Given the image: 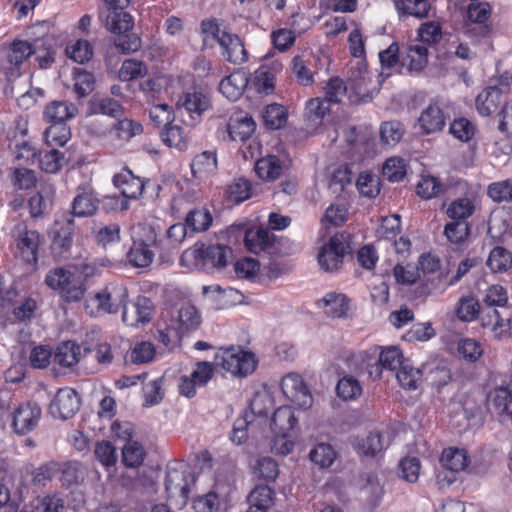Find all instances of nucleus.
<instances>
[{
    "instance_id": "47",
    "label": "nucleus",
    "mask_w": 512,
    "mask_h": 512,
    "mask_svg": "<svg viewBox=\"0 0 512 512\" xmlns=\"http://www.w3.org/2000/svg\"><path fill=\"white\" fill-rule=\"evenodd\" d=\"M45 130L44 138L46 143L53 146H64L71 138V130L65 123H50Z\"/></svg>"
},
{
    "instance_id": "9",
    "label": "nucleus",
    "mask_w": 512,
    "mask_h": 512,
    "mask_svg": "<svg viewBox=\"0 0 512 512\" xmlns=\"http://www.w3.org/2000/svg\"><path fill=\"white\" fill-rule=\"evenodd\" d=\"M491 15V7L487 2H472L467 8V19L464 33L470 38L487 37L491 27L486 23Z\"/></svg>"
},
{
    "instance_id": "53",
    "label": "nucleus",
    "mask_w": 512,
    "mask_h": 512,
    "mask_svg": "<svg viewBox=\"0 0 512 512\" xmlns=\"http://www.w3.org/2000/svg\"><path fill=\"white\" fill-rule=\"evenodd\" d=\"M13 157L19 166L30 165L37 159L38 150L31 142L22 140L15 144Z\"/></svg>"
},
{
    "instance_id": "32",
    "label": "nucleus",
    "mask_w": 512,
    "mask_h": 512,
    "mask_svg": "<svg viewBox=\"0 0 512 512\" xmlns=\"http://www.w3.org/2000/svg\"><path fill=\"white\" fill-rule=\"evenodd\" d=\"M80 356V346L74 341H65L57 346L54 360L63 367H71L79 362Z\"/></svg>"
},
{
    "instance_id": "54",
    "label": "nucleus",
    "mask_w": 512,
    "mask_h": 512,
    "mask_svg": "<svg viewBox=\"0 0 512 512\" xmlns=\"http://www.w3.org/2000/svg\"><path fill=\"white\" fill-rule=\"evenodd\" d=\"M482 305L472 296L462 297L457 305L456 314L462 321L469 322L479 316Z\"/></svg>"
},
{
    "instance_id": "52",
    "label": "nucleus",
    "mask_w": 512,
    "mask_h": 512,
    "mask_svg": "<svg viewBox=\"0 0 512 512\" xmlns=\"http://www.w3.org/2000/svg\"><path fill=\"white\" fill-rule=\"evenodd\" d=\"M228 199L239 204L251 197V183L245 178L235 179L227 188Z\"/></svg>"
},
{
    "instance_id": "30",
    "label": "nucleus",
    "mask_w": 512,
    "mask_h": 512,
    "mask_svg": "<svg viewBox=\"0 0 512 512\" xmlns=\"http://www.w3.org/2000/svg\"><path fill=\"white\" fill-rule=\"evenodd\" d=\"M256 124L252 117L242 116L232 119L228 124L229 137L234 141H246L254 133Z\"/></svg>"
},
{
    "instance_id": "63",
    "label": "nucleus",
    "mask_w": 512,
    "mask_h": 512,
    "mask_svg": "<svg viewBox=\"0 0 512 512\" xmlns=\"http://www.w3.org/2000/svg\"><path fill=\"white\" fill-rule=\"evenodd\" d=\"M420 467V460L417 457L403 458L399 463V475L405 481L415 483L419 477Z\"/></svg>"
},
{
    "instance_id": "17",
    "label": "nucleus",
    "mask_w": 512,
    "mask_h": 512,
    "mask_svg": "<svg viewBox=\"0 0 512 512\" xmlns=\"http://www.w3.org/2000/svg\"><path fill=\"white\" fill-rule=\"evenodd\" d=\"M114 185L121 194L128 199H137L142 195L144 182L135 176L129 169H124L113 177Z\"/></svg>"
},
{
    "instance_id": "27",
    "label": "nucleus",
    "mask_w": 512,
    "mask_h": 512,
    "mask_svg": "<svg viewBox=\"0 0 512 512\" xmlns=\"http://www.w3.org/2000/svg\"><path fill=\"white\" fill-rule=\"evenodd\" d=\"M39 234L36 231L21 232L16 239V245L20 255L27 263L37 262Z\"/></svg>"
},
{
    "instance_id": "34",
    "label": "nucleus",
    "mask_w": 512,
    "mask_h": 512,
    "mask_svg": "<svg viewBox=\"0 0 512 512\" xmlns=\"http://www.w3.org/2000/svg\"><path fill=\"white\" fill-rule=\"evenodd\" d=\"M297 419L288 406L277 408L271 419V429L274 433H289L296 425Z\"/></svg>"
},
{
    "instance_id": "3",
    "label": "nucleus",
    "mask_w": 512,
    "mask_h": 512,
    "mask_svg": "<svg viewBox=\"0 0 512 512\" xmlns=\"http://www.w3.org/2000/svg\"><path fill=\"white\" fill-rule=\"evenodd\" d=\"M201 32L217 41L223 58L234 65H241L248 60V52L241 38L225 29H221L216 19L201 22Z\"/></svg>"
},
{
    "instance_id": "31",
    "label": "nucleus",
    "mask_w": 512,
    "mask_h": 512,
    "mask_svg": "<svg viewBox=\"0 0 512 512\" xmlns=\"http://www.w3.org/2000/svg\"><path fill=\"white\" fill-rule=\"evenodd\" d=\"M395 6L401 20L408 16H414L419 19L429 16L430 4L428 0L395 1Z\"/></svg>"
},
{
    "instance_id": "26",
    "label": "nucleus",
    "mask_w": 512,
    "mask_h": 512,
    "mask_svg": "<svg viewBox=\"0 0 512 512\" xmlns=\"http://www.w3.org/2000/svg\"><path fill=\"white\" fill-rule=\"evenodd\" d=\"M403 364L402 352L397 347L390 346L380 352L379 362L374 366H371L369 374L371 376L375 374V377H380L381 368L393 371L401 367Z\"/></svg>"
},
{
    "instance_id": "60",
    "label": "nucleus",
    "mask_w": 512,
    "mask_h": 512,
    "mask_svg": "<svg viewBox=\"0 0 512 512\" xmlns=\"http://www.w3.org/2000/svg\"><path fill=\"white\" fill-rule=\"evenodd\" d=\"M382 175L390 182H399L406 175L404 160L392 157L386 160L382 168Z\"/></svg>"
},
{
    "instance_id": "38",
    "label": "nucleus",
    "mask_w": 512,
    "mask_h": 512,
    "mask_svg": "<svg viewBox=\"0 0 512 512\" xmlns=\"http://www.w3.org/2000/svg\"><path fill=\"white\" fill-rule=\"evenodd\" d=\"M390 444L389 435L379 431L370 432L359 444V452L366 456H375Z\"/></svg>"
},
{
    "instance_id": "33",
    "label": "nucleus",
    "mask_w": 512,
    "mask_h": 512,
    "mask_svg": "<svg viewBox=\"0 0 512 512\" xmlns=\"http://www.w3.org/2000/svg\"><path fill=\"white\" fill-rule=\"evenodd\" d=\"M255 172L259 178L263 180L274 181L279 178L282 173L281 161L275 155L263 157L257 160Z\"/></svg>"
},
{
    "instance_id": "14",
    "label": "nucleus",
    "mask_w": 512,
    "mask_h": 512,
    "mask_svg": "<svg viewBox=\"0 0 512 512\" xmlns=\"http://www.w3.org/2000/svg\"><path fill=\"white\" fill-rule=\"evenodd\" d=\"M144 230L147 231L146 239L135 240L127 253L129 262L139 268L147 267L152 263L154 253L149 247L157 243L155 230L152 227Z\"/></svg>"
},
{
    "instance_id": "42",
    "label": "nucleus",
    "mask_w": 512,
    "mask_h": 512,
    "mask_svg": "<svg viewBox=\"0 0 512 512\" xmlns=\"http://www.w3.org/2000/svg\"><path fill=\"white\" fill-rule=\"evenodd\" d=\"M161 139L168 147L178 150H185L188 147L189 139L183 128L179 125L169 124L161 132Z\"/></svg>"
},
{
    "instance_id": "59",
    "label": "nucleus",
    "mask_w": 512,
    "mask_h": 512,
    "mask_svg": "<svg viewBox=\"0 0 512 512\" xmlns=\"http://www.w3.org/2000/svg\"><path fill=\"white\" fill-rule=\"evenodd\" d=\"M118 121L114 124L116 136L121 140H130L132 137L142 133V125L139 122L128 118H117Z\"/></svg>"
},
{
    "instance_id": "11",
    "label": "nucleus",
    "mask_w": 512,
    "mask_h": 512,
    "mask_svg": "<svg viewBox=\"0 0 512 512\" xmlns=\"http://www.w3.org/2000/svg\"><path fill=\"white\" fill-rule=\"evenodd\" d=\"M283 394L295 405L307 409L312 405V396L302 377L296 373H290L281 381Z\"/></svg>"
},
{
    "instance_id": "58",
    "label": "nucleus",
    "mask_w": 512,
    "mask_h": 512,
    "mask_svg": "<svg viewBox=\"0 0 512 512\" xmlns=\"http://www.w3.org/2000/svg\"><path fill=\"white\" fill-rule=\"evenodd\" d=\"M59 472H61L60 480L62 485L67 487L80 484L84 480V470L78 462L60 465Z\"/></svg>"
},
{
    "instance_id": "21",
    "label": "nucleus",
    "mask_w": 512,
    "mask_h": 512,
    "mask_svg": "<svg viewBox=\"0 0 512 512\" xmlns=\"http://www.w3.org/2000/svg\"><path fill=\"white\" fill-rule=\"evenodd\" d=\"M78 113L75 104L67 101H52L43 113L44 120L48 123H65L74 118Z\"/></svg>"
},
{
    "instance_id": "1",
    "label": "nucleus",
    "mask_w": 512,
    "mask_h": 512,
    "mask_svg": "<svg viewBox=\"0 0 512 512\" xmlns=\"http://www.w3.org/2000/svg\"><path fill=\"white\" fill-rule=\"evenodd\" d=\"M127 290L125 287H114L112 291L104 289L95 293L87 300L86 309L92 304L98 310L116 313L123 308L122 320L130 327H139L150 322L154 315V304L148 297L139 296L134 302L127 304Z\"/></svg>"
},
{
    "instance_id": "45",
    "label": "nucleus",
    "mask_w": 512,
    "mask_h": 512,
    "mask_svg": "<svg viewBox=\"0 0 512 512\" xmlns=\"http://www.w3.org/2000/svg\"><path fill=\"white\" fill-rule=\"evenodd\" d=\"M212 220L209 210L196 208L188 212L185 223L192 232H203L210 227Z\"/></svg>"
},
{
    "instance_id": "12",
    "label": "nucleus",
    "mask_w": 512,
    "mask_h": 512,
    "mask_svg": "<svg viewBox=\"0 0 512 512\" xmlns=\"http://www.w3.org/2000/svg\"><path fill=\"white\" fill-rule=\"evenodd\" d=\"M79 408V395L69 387L59 389L49 407L50 413L62 420L73 417Z\"/></svg>"
},
{
    "instance_id": "51",
    "label": "nucleus",
    "mask_w": 512,
    "mask_h": 512,
    "mask_svg": "<svg viewBox=\"0 0 512 512\" xmlns=\"http://www.w3.org/2000/svg\"><path fill=\"white\" fill-rule=\"evenodd\" d=\"M442 191L443 184L441 181L431 175L422 176L416 187L418 196L425 200L437 197Z\"/></svg>"
},
{
    "instance_id": "57",
    "label": "nucleus",
    "mask_w": 512,
    "mask_h": 512,
    "mask_svg": "<svg viewBox=\"0 0 512 512\" xmlns=\"http://www.w3.org/2000/svg\"><path fill=\"white\" fill-rule=\"evenodd\" d=\"M254 474L267 482L274 481L278 474V463L271 457H262L256 461Z\"/></svg>"
},
{
    "instance_id": "16",
    "label": "nucleus",
    "mask_w": 512,
    "mask_h": 512,
    "mask_svg": "<svg viewBox=\"0 0 512 512\" xmlns=\"http://www.w3.org/2000/svg\"><path fill=\"white\" fill-rule=\"evenodd\" d=\"M488 406L501 417L512 421V385L504 382L493 389L487 397Z\"/></svg>"
},
{
    "instance_id": "36",
    "label": "nucleus",
    "mask_w": 512,
    "mask_h": 512,
    "mask_svg": "<svg viewBox=\"0 0 512 512\" xmlns=\"http://www.w3.org/2000/svg\"><path fill=\"white\" fill-rule=\"evenodd\" d=\"M440 461L446 469L459 472L468 466L467 452L464 449L450 447L443 450Z\"/></svg>"
},
{
    "instance_id": "8",
    "label": "nucleus",
    "mask_w": 512,
    "mask_h": 512,
    "mask_svg": "<svg viewBox=\"0 0 512 512\" xmlns=\"http://www.w3.org/2000/svg\"><path fill=\"white\" fill-rule=\"evenodd\" d=\"M75 222L73 218L57 220L54 224L51 254L57 261H65L74 258Z\"/></svg>"
},
{
    "instance_id": "23",
    "label": "nucleus",
    "mask_w": 512,
    "mask_h": 512,
    "mask_svg": "<svg viewBox=\"0 0 512 512\" xmlns=\"http://www.w3.org/2000/svg\"><path fill=\"white\" fill-rule=\"evenodd\" d=\"M98 206L99 200L91 191L79 188L72 202L71 213L76 217H90L96 213Z\"/></svg>"
},
{
    "instance_id": "7",
    "label": "nucleus",
    "mask_w": 512,
    "mask_h": 512,
    "mask_svg": "<svg viewBox=\"0 0 512 512\" xmlns=\"http://www.w3.org/2000/svg\"><path fill=\"white\" fill-rule=\"evenodd\" d=\"M214 364L235 376H247L256 368L254 355L234 346L220 349L215 356Z\"/></svg>"
},
{
    "instance_id": "40",
    "label": "nucleus",
    "mask_w": 512,
    "mask_h": 512,
    "mask_svg": "<svg viewBox=\"0 0 512 512\" xmlns=\"http://www.w3.org/2000/svg\"><path fill=\"white\" fill-rule=\"evenodd\" d=\"M486 263L495 273L506 272L512 267V253L504 247L496 246L491 250Z\"/></svg>"
},
{
    "instance_id": "5",
    "label": "nucleus",
    "mask_w": 512,
    "mask_h": 512,
    "mask_svg": "<svg viewBox=\"0 0 512 512\" xmlns=\"http://www.w3.org/2000/svg\"><path fill=\"white\" fill-rule=\"evenodd\" d=\"M195 484V475L185 465L168 466L165 477V490L169 501L178 508L187 504L191 487Z\"/></svg>"
},
{
    "instance_id": "64",
    "label": "nucleus",
    "mask_w": 512,
    "mask_h": 512,
    "mask_svg": "<svg viewBox=\"0 0 512 512\" xmlns=\"http://www.w3.org/2000/svg\"><path fill=\"white\" fill-rule=\"evenodd\" d=\"M488 195L495 202H512V180L492 183Z\"/></svg>"
},
{
    "instance_id": "28",
    "label": "nucleus",
    "mask_w": 512,
    "mask_h": 512,
    "mask_svg": "<svg viewBox=\"0 0 512 512\" xmlns=\"http://www.w3.org/2000/svg\"><path fill=\"white\" fill-rule=\"evenodd\" d=\"M475 209L474 200L468 197H461L453 200L447 206L446 215L449 220L469 223L468 219L474 214Z\"/></svg>"
},
{
    "instance_id": "41",
    "label": "nucleus",
    "mask_w": 512,
    "mask_h": 512,
    "mask_svg": "<svg viewBox=\"0 0 512 512\" xmlns=\"http://www.w3.org/2000/svg\"><path fill=\"white\" fill-rule=\"evenodd\" d=\"M273 490L267 485L256 486L248 495L249 508L269 511L273 505Z\"/></svg>"
},
{
    "instance_id": "46",
    "label": "nucleus",
    "mask_w": 512,
    "mask_h": 512,
    "mask_svg": "<svg viewBox=\"0 0 512 512\" xmlns=\"http://www.w3.org/2000/svg\"><path fill=\"white\" fill-rule=\"evenodd\" d=\"M74 84L73 90L78 98H83L93 92L96 85V80L93 73L84 69L74 70Z\"/></svg>"
},
{
    "instance_id": "10",
    "label": "nucleus",
    "mask_w": 512,
    "mask_h": 512,
    "mask_svg": "<svg viewBox=\"0 0 512 512\" xmlns=\"http://www.w3.org/2000/svg\"><path fill=\"white\" fill-rule=\"evenodd\" d=\"M349 245L344 234H335L325 245L319 255L318 262L326 272H333L342 265L343 257L347 252Z\"/></svg>"
},
{
    "instance_id": "62",
    "label": "nucleus",
    "mask_w": 512,
    "mask_h": 512,
    "mask_svg": "<svg viewBox=\"0 0 512 512\" xmlns=\"http://www.w3.org/2000/svg\"><path fill=\"white\" fill-rule=\"evenodd\" d=\"M357 188L361 195L374 198L380 192L379 179L375 175L362 173L357 179Z\"/></svg>"
},
{
    "instance_id": "13",
    "label": "nucleus",
    "mask_w": 512,
    "mask_h": 512,
    "mask_svg": "<svg viewBox=\"0 0 512 512\" xmlns=\"http://www.w3.org/2000/svg\"><path fill=\"white\" fill-rule=\"evenodd\" d=\"M41 417V408L36 403H23L16 407L12 413V427L19 435L31 432Z\"/></svg>"
},
{
    "instance_id": "43",
    "label": "nucleus",
    "mask_w": 512,
    "mask_h": 512,
    "mask_svg": "<svg viewBox=\"0 0 512 512\" xmlns=\"http://www.w3.org/2000/svg\"><path fill=\"white\" fill-rule=\"evenodd\" d=\"M287 118V110L284 106L277 103L267 105L263 113L264 124L271 130L282 128L286 124Z\"/></svg>"
},
{
    "instance_id": "49",
    "label": "nucleus",
    "mask_w": 512,
    "mask_h": 512,
    "mask_svg": "<svg viewBox=\"0 0 512 512\" xmlns=\"http://www.w3.org/2000/svg\"><path fill=\"white\" fill-rule=\"evenodd\" d=\"M145 457V451L137 441H127L122 448V460L125 466L136 468L140 466Z\"/></svg>"
},
{
    "instance_id": "29",
    "label": "nucleus",
    "mask_w": 512,
    "mask_h": 512,
    "mask_svg": "<svg viewBox=\"0 0 512 512\" xmlns=\"http://www.w3.org/2000/svg\"><path fill=\"white\" fill-rule=\"evenodd\" d=\"M247 83L248 79L243 73L235 72L221 80L219 91L228 99L236 100L242 95Z\"/></svg>"
},
{
    "instance_id": "4",
    "label": "nucleus",
    "mask_w": 512,
    "mask_h": 512,
    "mask_svg": "<svg viewBox=\"0 0 512 512\" xmlns=\"http://www.w3.org/2000/svg\"><path fill=\"white\" fill-rule=\"evenodd\" d=\"M36 43L14 40L0 47V74L7 81H13L21 75L24 61L37 52Z\"/></svg>"
},
{
    "instance_id": "61",
    "label": "nucleus",
    "mask_w": 512,
    "mask_h": 512,
    "mask_svg": "<svg viewBox=\"0 0 512 512\" xmlns=\"http://www.w3.org/2000/svg\"><path fill=\"white\" fill-rule=\"evenodd\" d=\"M69 58L75 62L83 64L88 62L93 56V49L87 40H77L66 48Z\"/></svg>"
},
{
    "instance_id": "2",
    "label": "nucleus",
    "mask_w": 512,
    "mask_h": 512,
    "mask_svg": "<svg viewBox=\"0 0 512 512\" xmlns=\"http://www.w3.org/2000/svg\"><path fill=\"white\" fill-rule=\"evenodd\" d=\"M130 0H104L99 8V19L105 27L117 37L114 41L116 48L124 54L136 52L141 48V39L131 32L134 21L125 11Z\"/></svg>"
},
{
    "instance_id": "50",
    "label": "nucleus",
    "mask_w": 512,
    "mask_h": 512,
    "mask_svg": "<svg viewBox=\"0 0 512 512\" xmlns=\"http://www.w3.org/2000/svg\"><path fill=\"white\" fill-rule=\"evenodd\" d=\"M310 460L321 468L330 467L335 458L336 452L330 444L319 443L309 453Z\"/></svg>"
},
{
    "instance_id": "37",
    "label": "nucleus",
    "mask_w": 512,
    "mask_h": 512,
    "mask_svg": "<svg viewBox=\"0 0 512 512\" xmlns=\"http://www.w3.org/2000/svg\"><path fill=\"white\" fill-rule=\"evenodd\" d=\"M407 62L408 69L411 71H421L428 63V49L426 46L414 42L407 47L406 57L403 59Z\"/></svg>"
},
{
    "instance_id": "35",
    "label": "nucleus",
    "mask_w": 512,
    "mask_h": 512,
    "mask_svg": "<svg viewBox=\"0 0 512 512\" xmlns=\"http://www.w3.org/2000/svg\"><path fill=\"white\" fill-rule=\"evenodd\" d=\"M471 234V224L462 221L449 220L445 226L443 235L451 244L462 245L467 242Z\"/></svg>"
},
{
    "instance_id": "6",
    "label": "nucleus",
    "mask_w": 512,
    "mask_h": 512,
    "mask_svg": "<svg viewBox=\"0 0 512 512\" xmlns=\"http://www.w3.org/2000/svg\"><path fill=\"white\" fill-rule=\"evenodd\" d=\"M45 283L54 290H60L67 302L79 301L86 290L81 277L75 276L62 267L50 270L46 275Z\"/></svg>"
},
{
    "instance_id": "39",
    "label": "nucleus",
    "mask_w": 512,
    "mask_h": 512,
    "mask_svg": "<svg viewBox=\"0 0 512 512\" xmlns=\"http://www.w3.org/2000/svg\"><path fill=\"white\" fill-rule=\"evenodd\" d=\"M363 484L360 488L361 498L365 500L371 507L378 505L383 489L377 477L373 475H365L362 477Z\"/></svg>"
},
{
    "instance_id": "55",
    "label": "nucleus",
    "mask_w": 512,
    "mask_h": 512,
    "mask_svg": "<svg viewBox=\"0 0 512 512\" xmlns=\"http://www.w3.org/2000/svg\"><path fill=\"white\" fill-rule=\"evenodd\" d=\"M442 39V30L439 23L425 22L418 28V40L422 45H434Z\"/></svg>"
},
{
    "instance_id": "44",
    "label": "nucleus",
    "mask_w": 512,
    "mask_h": 512,
    "mask_svg": "<svg viewBox=\"0 0 512 512\" xmlns=\"http://www.w3.org/2000/svg\"><path fill=\"white\" fill-rule=\"evenodd\" d=\"M336 393L343 401H352L361 395L362 386L355 377L345 375L339 379L336 385Z\"/></svg>"
},
{
    "instance_id": "15",
    "label": "nucleus",
    "mask_w": 512,
    "mask_h": 512,
    "mask_svg": "<svg viewBox=\"0 0 512 512\" xmlns=\"http://www.w3.org/2000/svg\"><path fill=\"white\" fill-rule=\"evenodd\" d=\"M191 254L195 259H201L204 266L223 268L232 259V250L228 246L216 244L195 248Z\"/></svg>"
},
{
    "instance_id": "25",
    "label": "nucleus",
    "mask_w": 512,
    "mask_h": 512,
    "mask_svg": "<svg viewBox=\"0 0 512 512\" xmlns=\"http://www.w3.org/2000/svg\"><path fill=\"white\" fill-rule=\"evenodd\" d=\"M209 107L210 100L201 91L187 92L178 100V108L184 109L192 119L194 115L200 116Z\"/></svg>"
},
{
    "instance_id": "48",
    "label": "nucleus",
    "mask_w": 512,
    "mask_h": 512,
    "mask_svg": "<svg viewBox=\"0 0 512 512\" xmlns=\"http://www.w3.org/2000/svg\"><path fill=\"white\" fill-rule=\"evenodd\" d=\"M404 126L397 120L383 122L380 127L381 142L385 145L394 146L403 137Z\"/></svg>"
},
{
    "instance_id": "19",
    "label": "nucleus",
    "mask_w": 512,
    "mask_h": 512,
    "mask_svg": "<svg viewBox=\"0 0 512 512\" xmlns=\"http://www.w3.org/2000/svg\"><path fill=\"white\" fill-rule=\"evenodd\" d=\"M446 116L437 103H430L421 113L418 123L424 134H431L443 129Z\"/></svg>"
},
{
    "instance_id": "22",
    "label": "nucleus",
    "mask_w": 512,
    "mask_h": 512,
    "mask_svg": "<svg viewBox=\"0 0 512 512\" xmlns=\"http://www.w3.org/2000/svg\"><path fill=\"white\" fill-rule=\"evenodd\" d=\"M327 316L332 318L347 317L349 300L341 293L331 292L317 302Z\"/></svg>"
},
{
    "instance_id": "56",
    "label": "nucleus",
    "mask_w": 512,
    "mask_h": 512,
    "mask_svg": "<svg viewBox=\"0 0 512 512\" xmlns=\"http://www.w3.org/2000/svg\"><path fill=\"white\" fill-rule=\"evenodd\" d=\"M399 384L408 390H415L422 379V374L419 369L403 364L396 374Z\"/></svg>"
},
{
    "instance_id": "18",
    "label": "nucleus",
    "mask_w": 512,
    "mask_h": 512,
    "mask_svg": "<svg viewBox=\"0 0 512 512\" xmlns=\"http://www.w3.org/2000/svg\"><path fill=\"white\" fill-rule=\"evenodd\" d=\"M274 235L267 229L246 230L244 234L245 245L252 253L261 252L270 254L274 250Z\"/></svg>"
},
{
    "instance_id": "24",
    "label": "nucleus",
    "mask_w": 512,
    "mask_h": 512,
    "mask_svg": "<svg viewBox=\"0 0 512 512\" xmlns=\"http://www.w3.org/2000/svg\"><path fill=\"white\" fill-rule=\"evenodd\" d=\"M503 90L498 86H488L476 98V108L483 116L494 113L502 99Z\"/></svg>"
},
{
    "instance_id": "20",
    "label": "nucleus",
    "mask_w": 512,
    "mask_h": 512,
    "mask_svg": "<svg viewBox=\"0 0 512 512\" xmlns=\"http://www.w3.org/2000/svg\"><path fill=\"white\" fill-rule=\"evenodd\" d=\"M88 113L91 115L102 114L117 119L123 116L124 108L119 101L111 97L95 94L88 102Z\"/></svg>"
}]
</instances>
